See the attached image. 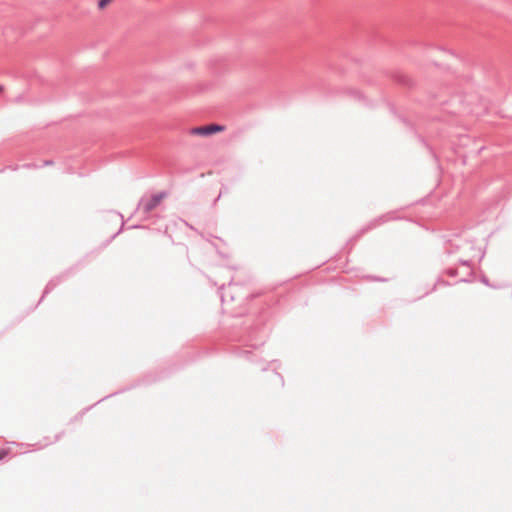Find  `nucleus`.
I'll use <instances>...</instances> for the list:
<instances>
[{
  "label": "nucleus",
  "instance_id": "obj_1",
  "mask_svg": "<svg viewBox=\"0 0 512 512\" xmlns=\"http://www.w3.org/2000/svg\"><path fill=\"white\" fill-rule=\"evenodd\" d=\"M167 196V193L165 191H162L160 193L154 194L151 197H142L138 203V210L142 211L143 214L147 215L151 211H153Z\"/></svg>",
  "mask_w": 512,
  "mask_h": 512
},
{
  "label": "nucleus",
  "instance_id": "obj_2",
  "mask_svg": "<svg viewBox=\"0 0 512 512\" xmlns=\"http://www.w3.org/2000/svg\"><path fill=\"white\" fill-rule=\"evenodd\" d=\"M243 289L242 286L234 283H229L227 289L224 287V284L219 289V294L222 303L233 302L236 299H240L245 297L240 294V291Z\"/></svg>",
  "mask_w": 512,
  "mask_h": 512
},
{
  "label": "nucleus",
  "instance_id": "obj_3",
  "mask_svg": "<svg viewBox=\"0 0 512 512\" xmlns=\"http://www.w3.org/2000/svg\"><path fill=\"white\" fill-rule=\"evenodd\" d=\"M224 130V127L219 124H209L205 126L195 127L191 130L194 135L209 136Z\"/></svg>",
  "mask_w": 512,
  "mask_h": 512
},
{
  "label": "nucleus",
  "instance_id": "obj_4",
  "mask_svg": "<svg viewBox=\"0 0 512 512\" xmlns=\"http://www.w3.org/2000/svg\"><path fill=\"white\" fill-rule=\"evenodd\" d=\"M58 281H55V280H51L49 281V283L46 285L45 287V290H44V293H43V296L44 297L46 294H48L51 290H53L56 285H57Z\"/></svg>",
  "mask_w": 512,
  "mask_h": 512
},
{
  "label": "nucleus",
  "instance_id": "obj_5",
  "mask_svg": "<svg viewBox=\"0 0 512 512\" xmlns=\"http://www.w3.org/2000/svg\"><path fill=\"white\" fill-rule=\"evenodd\" d=\"M112 0H99L98 7L100 9L105 8Z\"/></svg>",
  "mask_w": 512,
  "mask_h": 512
},
{
  "label": "nucleus",
  "instance_id": "obj_6",
  "mask_svg": "<svg viewBox=\"0 0 512 512\" xmlns=\"http://www.w3.org/2000/svg\"><path fill=\"white\" fill-rule=\"evenodd\" d=\"M263 344H264V339H263V338H260V339L257 341V343L253 344L252 346L256 348V347L261 346V345H263Z\"/></svg>",
  "mask_w": 512,
  "mask_h": 512
},
{
  "label": "nucleus",
  "instance_id": "obj_7",
  "mask_svg": "<svg viewBox=\"0 0 512 512\" xmlns=\"http://www.w3.org/2000/svg\"><path fill=\"white\" fill-rule=\"evenodd\" d=\"M53 164V161L51 160H46L43 162V166H48V165H52Z\"/></svg>",
  "mask_w": 512,
  "mask_h": 512
},
{
  "label": "nucleus",
  "instance_id": "obj_8",
  "mask_svg": "<svg viewBox=\"0 0 512 512\" xmlns=\"http://www.w3.org/2000/svg\"><path fill=\"white\" fill-rule=\"evenodd\" d=\"M25 167H28V168H32V167H33V168H37L38 166H37V165H35V164H27V165H25Z\"/></svg>",
  "mask_w": 512,
  "mask_h": 512
},
{
  "label": "nucleus",
  "instance_id": "obj_9",
  "mask_svg": "<svg viewBox=\"0 0 512 512\" xmlns=\"http://www.w3.org/2000/svg\"><path fill=\"white\" fill-rule=\"evenodd\" d=\"M3 90V87L0 85V92Z\"/></svg>",
  "mask_w": 512,
  "mask_h": 512
}]
</instances>
